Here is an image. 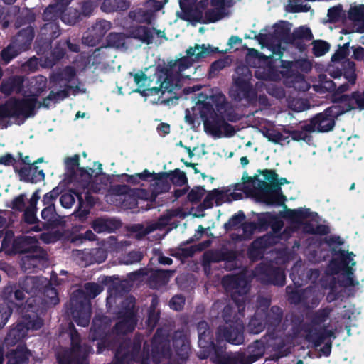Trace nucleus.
I'll return each instance as SVG.
<instances>
[{
    "mask_svg": "<svg viewBox=\"0 0 364 364\" xmlns=\"http://www.w3.org/2000/svg\"><path fill=\"white\" fill-rule=\"evenodd\" d=\"M264 136L275 144H282V141L287 140V143L289 142L288 140L289 136H284L280 132L275 129H268L264 133Z\"/></svg>",
    "mask_w": 364,
    "mask_h": 364,
    "instance_id": "60",
    "label": "nucleus"
},
{
    "mask_svg": "<svg viewBox=\"0 0 364 364\" xmlns=\"http://www.w3.org/2000/svg\"><path fill=\"white\" fill-rule=\"evenodd\" d=\"M204 131L216 138H220L223 135L226 137L233 136L237 130L235 127L225 121L224 116L218 112L203 122Z\"/></svg>",
    "mask_w": 364,
    "mask_h": 364,
    "instance_id": "17",
    "label": "nucleus"
},
{
    "mask_svg": "<svg viewBox=\"0 0 364 364\" xmlns=\"http://www.w3.org/2000/svg\"><path fill=\"white\" fill-rule=\"evenodd\" d=\"M68 334L70 339V347L65 348L56 354L58 364H89L88 356L92 347L82 343L81 336L73 323L68 324Z\"/></svg>",
    "mask_w": 364,
    "mask_h": 364,
    "instance_id": "6",
    "label": "nucleus"
},
{
    "mask_svg": "<svg viewBox=\"0 0 364 364\" xmlns=\"http://www.w3.org/2000/svg\"><path fill=\"white\" fill-rule=\"evenodd\" d=\"M160 318V313L156 311V306L154 300H152L151 304L148 310L147 318L145 321L147 328L149 331H153L156 326Z\"/></svg>",
    "mask_w": 364,
    "mask_h": 364,
    "instance_id": "56",
    "label": "nucleus"
},
{
    "mask_svg": "<svg viewBox=\"0 0 364 364\" xmlns=\"http://www.w3.org/2000/svg\"><path fill=\"white\" fill-rule=\"evenodd\" d=\"M169 179L173 185L177 186H183L188 183V178L185 172L179 168L170 171Z\"/></svg>",
    "mask_w": 364,
    "mask_h": 364,
    "instance_id": "57",
    "label": "nucleus"
},
{
    "mask_svg": "<svg viewBox=\"0 0 364 364\" xmlns=\"http://www.w3.org/2000/svg\"><path fill=\"white\" fill-rule=\"evenodd\" d=\"M230 65V60L228 56L224 57L223 58H220L214 62H213L208 70V75L210 77H216L219 72L224 69L225 68L229 66Z\"/></svg>",
    "mask_w": 364,
    "mask_h": 364,
    "instance_id": "54",
    "label": "nucleus"
},
{
    "mask_svg": "<svg viewBox=\"0 0 364 364\" xmlns=\"http://www.w3.org/2000/svg\"><path fill=\"white\" fill-rule=\"evenodd\" d=\"M34 36L33 28L28 26L20 30L11 41L21 52L26 51L31 48Z\"/></svg>",
    "mask_w": 364,
    "mask_h": 364,
    "instance_id": "27",
    "label": "nucleus"
},
{
    "mask_svg": "<svg viewBox=\"0 0 364 364\" xmlns=\"http://www.w3.org/2000/svg\"><path fill=\"white\" fill-rule=\"evenodd\" d=\"M46 256V253L40 247L33 249L21 259V267L25 271L35 272L40 269Z\"/></svg>",
    "mask_w": 364,
    "mask_h": 364,
    "instance_id": "25",
    "label": "nucleus"
},
{
    "mask_svg": "<svg viewBox=\"0 0 364 364\" xmlns=\"http://www.w3.org/2000/svg\"><path fill=\"white\" fill-rule=\"evenodd\" d=\"M18 286L28 294H35L40 289L41 279L38 277L27 276L19 281Z\"/></svg>",
    "mask_w": 364,
    "mask_h": 364,
    "instance_id": "44",
    "label": "nucleus"
},
{
    "mask_svg": "<svg viewBox=\"0 0 364 364\" xmlns=\"http://www.w3.org/2000/svg\"><path fill=\"white\" fill-rule=\"evenodd\" d=\"M41 313L42 310L36 303V298L27 299L21 311L22 321L8 331L5 338L6 343L15 345L26 337L28 330L40 329L43 325Z\"/></svg>",
    "mask_w": 364,
    "mask_h": 364,
    "instance_id": "3",
    "label": "nucleus"
},
{
    "mask_svg": "<svg viewBox=\"0 0 364 364\" xmlns=\"http://www.w3.org/2000/svg\"><path fill=\"white\" fill-rule=\"evenodd\" d=\"M103 291V287L95 282H87L83 289L78 290L70 297L72 317L77 326L86 327L91 317L90 299H95Z\"/></svg>",
    "mask_w": 364,
    "mask_h": 364,
    "instance_id": "4",
    "label": "nucleus"
},
{
    "mask_svg": "<svg viewBox=\"0 0 364 364\" xmlns=\"http://www.w3.org/2000/svg\"><path fill=\"white\" fill-rule=\"evenodd\" d=\"M338 284L345 288L359 285V282L354 279V269L348 268L347 271L342 272L338 277Z\"/></svg>",
    "mask_w": 364,
    "mask_h": 364,
    "instance_id": "48",
    "label": "nucleus"
},
{
    "mask_svg": "<svg viewBox=\"0 0 364 364\" xmlns=\"http://www.w3.org/2000/svg\"><path fill=\"white\" fill-rule=\"evenodd\" d=\"M129 75L133 76L134 81L138 86V88L135 90V92L143 95L146 91L148 92V89L146 88L149 85V77L142 70H139L136 73L133 74L129 73Z\"/></svg>",
    "mask_w": 364,
    "mask_h": 364,
    "instance_id": "49",
    "label": "nucleus"
},
{
    "mask_svg": "<svg viewBox=\"0 0 364 364\" xmlns=\"http://www.w3.org/2000/svg\"><path fill=\"white\" fill-rule=\"evenodd\" d=\"M21 52L11 43L4 48L1 52V62L2 64L6 65L9 63L14 58L18 56Z\"/></svg>",
    "mask_w": 364,
    "mask_h": 364,
    "instance_id": "51",
    "label": "nucleus"
},
{
    "mask_svg": "<svg viewBox=\"0 0 364 364\" xmlns=\"http://www.w3.org/2000/svg\"><path fill=\"white\" fill-rule=\"evenodd\" d=\"M342 72L344 77L348 81V82L351 85H354L356 82L357 75L355 73V63L350 60L349 59H346L342 63Z\"/></svg>",
    "mask_w": 364,
    "mask_h": 364,
    "instance_id": "47",
    "label": "nucleus"
},
{
    "mask_svg": "<svg viewBox=\"0 0 364 364\" xmlns=\"http://www.w3.org/2000/svg\"><path fill=\"white\" fill-rule=\"evenodd\" d=\"M312 44V53L316 57L324 55L330 49V44L323 40H315Z\"/></svg>",
    "mask_w": 364,
    "mask_h": 364,
    "instance_id": "59",
    "label": "nucleus"
},
{
    "mask_svg": "<svg viewBox=\"0 0 364 364\" xmlns=\"http://www.w3.org/2000/svg\"><path fill=\"white\" fill-rule=\"evenodd\" d=\"M210 4L213 8L205 11L203 23H215L228 16L226 6H230V4L226 0H210Z\"/></svg>",
    "mask_w": 364,
    "mask_h": 364,
    "instance_id": "21",
    "label": "nucleus"
},
{
    "mask_svg": "<svg viewBox=\"0 0 364 364\" xmlns=\"http://www.w3.org/2000/svg\"><path fill=\"white\" fill-rule=\"evenodd\" d=\"M37 240L31 236H18L13 240L11 252L14 254L29 253L38 247Z\"/></svg>",
    "mask_w": 364,
    "mask_h": 364,
    "instance_id": "29",
    "label": "nucleus"
},
{
    "mask_svg": "<svg viewBox=\"0 0 364 364\" xmlns=\"http://www.w3.org/2000/svg\"><path fill=\"white\" fill-rule=\"evenodd\" d=\"M136 309V299L133 296H127L122 302L119 316L137 320Z\"/></svg>",
    "mask_w": 364,
    "mask_h": 364,
    "instance_id": "42",
    "label": "nucleus"
},
{
    "mask_svg": "<svg viewBox=\"0 0 364 364\" xmlns=\"http://www.w3.org/2000/svg\"><path fill=\"white\" fill-rule=\"evenodd\" d=\"M59 215L57 214L55 206H46L41 211V218L45 220L42 223V228L38 225L35 226L33 230L36 232L41 231L43 229L55 228L58 226L60 220Z\"/></svg>",
    "mask_w": 364,
    "mask_h": 364,
    "instance_id": "33",
    "label": "nucleus"
},
{
    "mask_svg": "<svg viewBox=\"0 0 364 364\" xmlns=\"http://www.w3.org/2000/svg\"><path fill=\"white\" fill-rule=\"evenodd\" d=\"M332 311L333 308L327 306L306 314L310 323L303 324L302 330L306 333V340L311 342L316 348L323 343L328 338H336L334 331L328 329L327 326L324 325L320 328H316L323 324L329 318Z\"/></svg>",
    "mask_w": 364,
    "mask_h": 364,
    "instance_id": "5",
    "label": "nucleus"
},
{
    "mask_svg": "<svg viewBox=\"0 0 364 364\" xmlns=\"http://www.w3.org/2000/svg\"><path fill=\"white\" fill-rule=\"evenodd\" d=\"M284 132L288 134L292 139L293 141H309L311 139V136L309 134L310 131L306 130L305 124L301 126V129H284Z\"/></svg>",
    "mask_w": 364,
    "mask_h": 364,
    "instance_id": "53",
    "label": "nucleus"
},
{
    "mask_svg": "<svg viewBox=\"0 0 364 364\" xmlns=\"http://www.w3.org/2000/svg\"><path fill=\"white\" fill-rule=\"evenodd\" d=\"M171 355L169 333L162 328H157L151 340V355L153 361L160 363L161 358H170Z\"/></svg>",
    "mask_w": 364,
    "mask_h": 364,
    "instance_id": "14",
    "label": "nucleus"
},
{
    "mask_svg": "<svg viewBox=\"0 0 364 364\" xmlns=\"http://www.w3.org/2000/svg\"><path fill=\"white\" fill-rule=\"evenodd\" d=\"M60 3L49 5L43 14V19L47 21L42 30L50 31V38L54 39L60 35L58 18L63 13L65 7L70 4V0H60Z\"/></svg>",
    "mask_w": 364,
    "mask_h": 364,
    "instance_id": "13",
    "label": "nucleus"
},
{
    "mask_svg": "<svg viewBox=\"0 0 364 364\" xmlns=\"http://www.w3.org/2000/svg\"><path fill=\"white\" fill-rule=\"evenodd\" d=\"M126 36L122 33H110L106 38V45L93 50L87 58L88 63L92 66L100 64L102 60L103 50L107 48H121L125 46Z\"/></svg>",
    "mask_w": 364,
    "mask_h": 364,
    "instance_id": "18",
    "label": "nucleus"
},
{
    "mask_svg": "<svg viewBox=\"0 0 364 364\" xmlns=\"http://www.w3.org/2000/svg\"><path fill=\"white\" fill-rule=\"evenodd\" d=\"M172 346L176 355L181 360H186L191 351L190 341L183 331H176L172 337Z\"/></svg>",
    "mask_w": 364,
    "mask_h": 364,
    "instance_id": "22",
    "label": "nucleus"
},
{
    "mask_svg": "<svg viewBox=\"0 0 364 364\" xmlns=\"http://www.w3.org/2000/svg\"><path fill=\"white\" fill-rule=\"evenodd\" d=\"M335 126V120L331 118L324 110L315 114L308 124H305L306 130L310 132H328L331 131Z\"/></svg>",
    "mask_w": 364,
    "mask_h": 364,
    "instance_id": "20",
    "label": "nucleus"
},
{
    "mask_svg": "<svg viewBox=\"0 0 364 364\" xmlns=\"http://www.w3.org/2000/svg\"><path fill=\"white\" fill-rule=\"evenodd\" d=\"M260 200L267 205L271 206H282L287 208L285 201L287 197L282 193V191H279L275 188H269L266 186H263L260 188Z\"/></svg>",
    "mask_w": 364,
    "mask_h": 364,
    "instance_id": "23",
    "label": "nucleus"
},
{
    "mask_svg": "<svg viewBox=\"0 0 364 364\" xmlns=\"http://www.w3.org/2000/svg\"><path fill=\"white\" fill-rule=\"evenodd\" d=\"M238 76L234 78L235 90L232 97L237 102L245 100L249 105H255L257 99V91L252 82V73L245 66L237 68Z\"/></svg>",
    "mask_w": 364,
    "mask_h": 364,
    "instance_id": "10",
    "label": "nucleus"
},
{
    "mask_svg": "<svg viewBox=\"0 0 364 364\" xmlns=\"http://www.w3.org/2000/svg\"><path fill=\"white\" fill-rule=\"evenodd\" d=\"M22 289H18L16 285H9L3 289V296L5 300L11 302L13 307H16L20 312L22 311L21 306L23 304L25 294Z\"/></svg>",
    "mask_w": 364,
    "mask_h": 364,
    "instance_id": "28",
    "label": "nucleus"
},
{
    "mask_svg": "<svg viewBox=\"0 0 364 364\" xmlns=\"http://www.w3.org/2000/svg\"><path fill=\"white\" fill-rule=\"evenodd\" d=\"M127 37L139 40L146 45L151 44L154 39L152 29L146 26H131Z\"/></svg>",
    "mask_w": 364,
    "mask_h": 364,
    "instance_id": "36",
    "label": "nucleus"
},
{
    "mask_svg": "<svg viewBox=\"0 0 364 364\" xmlns=\"http://www.w3.org/2000/svg\"><path fill=\"white\" fill-rule=\"evenodd\" d=\"M43 294L46 297V301L50 304L56 305L60 301L57 290L50 284L45 287Z\"/></svg>",
    "mask_w": 364,
    "mask_h": 364,
    "instance_id": "64",
    "label": "nucleus"
},
{
    "mask_svg": "<svg viewBox=\"0 0 364 364\" xmlns=\"http://www.w3.org/2000/svg\"><path fill=\"white\" fill-rule=\"evenodd\" d=\"M129 7L127 0H103L100 9L105 13L125 11Z\"/></svg>",
    "mask_w": 364,
    "mask_h": 364,
    "instance_id": "43",
    "label": "nucleus"
},
{
    "mask_svg": "<svg viewBox=\"0 0 364 364\" xmlns=\"http://www.w3.org/2000/svg\"><path fill=\"white\" fill-rule=\"evenodd\" d=\"M142 342L143 336L140 333H136L132 340L124 339L115 350L113 364H149L141 355Z\"/></svg>",
    "mask_w": 364,
    "mask_h": 364,
    "instance_id": "9",
    "label": "nucleus"
},
{
    "mask_svg": "<svg viewBox=\"0 0 364 364\" xmlns=\"http://www.w3.org/2000/svg\"><path fill=\"white\" fill-rule=\"evenodd\" d=\"M112 319L105 315H95L92 319L90 337L93 341H99L97 352H102L109 347V340L112 333Z\"/></svg>",
    "mask_w": 364,
    "mask_h": 364,
    "instance_id": "12",
    "label": "nucleus"
},
{
    "mask_svg": "<svg viewBox=\"0 0 364 364\" xmlns=\"http://www.w3.org/2000/svg\"><path fill=\"white\" fill-rule=\"evenodd\" d=\"M119 321L112 328V333L117 335H125L132 332L137 323V320L119 316Z\"/></svg>",
    "mask_w": 364,
    "mask_h": 364,
    "instance_id": "41",
    "label": "nucleus"
},
{
    "mask_svg": "<svg viewBox=\"0 0 364 364\" xmlns=\"http://www.w3.org/2000/svg\"><path fill=\"white\" fill-rule=\"evenodd\" d=\"M76 76V72L73 67L66 66L63 70L53 73L50 77V82L55 85L63 87V85H70V83Z\"/></svg>",
    "mask_w": 364,
    "mask_h": 364,
    "instance_id": "30",
    "label": "nucleus"
},
{
    "mask_svg": "<svg viewBox=\"0 0 364 364\" xmlns=\"http://www.w3.org/2000/svg\"><path fill=\"white\" fill-rule=\"evenodd\" d=\"M264 309H257L250 319L247 328L250 333L258 334L267 329V323L264 318Z\"/></svg>",
    "mask_w": 364,
    "mask_h": 364,
    "instance_id": "39",
    "label": "nucleus"
},
{
    "mask_svg": "<svg viewBox=\"0 0 364 364\" xmlns=\"http://www.w3.org/2000/svg\"><path fill=\"white\" fill-rule=\"evenodd\" d=\"M14 171L18 175L21 181L26 183H37L45 178L43 170H39L34 164L31 166H23L20 169L14 167Z\"/></svg>",
    "mask_w": 364,
    "mask_h": 364,
    "instance_id": "26",
    "label": "nucleus"
},
{
    "mask_svg": "<svg viewBox=\"0 0 364 364\" xmlns=\"http://www.w3.org/2000/svg\"><path fill=\"white\" fill-rule=\"evenodd\" d=\"M281 215L287 220L291 224L301 225L303 220L310 216V209L299 208L297 209H290L287 207L284 208Z\"/></svg>",
    "mask_w": 364,
    "mask_h": 364,
    "instance_id": "37",
    "label": "nucleus"
},
{
    "mask_svg": "<svg viewBox=\"0 0 364 364\" xmlns=\"http://www.w3.org/2000/svg\"><path fill=\"white\" fill-rule=\"evenodd\" d=\"M6 364H27L28 358L23 349L11 350L6 354Z\"/></svg>",
    "mask_w": 364,
    "mask_h": 364,
    "instance_id": "50",
    "label": "nucleus"
},
{
    "mask_svg": "<svg viewBox=\"0 0 364 364\" xmlns=\"http://www.w3.org/2000/svg\"><path fill=\"white\" fill-rule=\"evenodd\" d=\"M153 175L151 176V181H156V184L159 186V184H161L164 190V192L168 191L171 186L169 183L168 182L167 179L169 178L170 176V171L169 172H159V173H152Z\"/></svg>",
    "mask_w": 364,
    "mask_h": 364,
    "instance_id": "61",
    "label": "nucleus"
},
{
    "mask_svg": "<svg viewBox=\"0 0 364 364\" xmlns=\"http://www.w3.org/2000/svg\"><path fill=\"white\" fill-rule=\"evenodd\" d=\"M152 17L153 12L151 11L141 8L129 12V18L140 23H151Z\"/></svg>",
    "mask_w": 364,
    "mask_h": 364,
    "instance_id": "46",
    "label": "nucleus"
},
{
    "mask_svg": "<svg viewBox=\"0 0 364 364\" xmlns=\"http://www.w3.org/2000/svg\"><path fill=\"white\" fill-rule=\"evenodd\" d=\"M291 278L295 286L293 287L291 285H289L286 287V294L287 295L288 301L291 304H294L304 303L306 299L305 291L304 290L299 289V288L303 285V282H299V278L297 279L293 273L291 274Z\"/></svg>",
    "mask_w": 364,
    "mask_h": 364,
    "instance_id": "31",
    "label": "nucleus"
},
{
    "mask_svg": "<svg viewBox=\"0 0 364 364\" xmlns=\"http://www.w3.org/2000/svg\"><path fill=\"white\" fill-rule=\"evenodd\" d=\"M222 283L226 290L230 292L231 299L237 307V311L230 305L223 308L221 317L225 325H220L216 329V341L224 347L225 354H230V352L226 351L225 341L235 346L241 345L245 341L243 318L247 294L250 286L247 279L240 275L225 276Z\"/></svg>",
    "mask_w": 364,
    "mask_h": 364,
    "instance_id": "1",
    "label": "nucleus"
},
{
    "mask_svg": "<svg viewBox=\"0 0 364 364\" xmlns=\"http://www.w3.org/2000/svg\"><path fill=\"white\" fill-rule=\"evenodd\" d=\"M272 341L263 336L259 340L248 345L244 351L225 354L223 364H252L264 356L265 350L272 346Z\"/></svg>",
    "mask_w": 364,
    "mask_h": 364,
    "instance_id": "8",
    "label": "nucleus"
},
{
    "mask_svg": "<svg viewBox=\"0 0 364 364\" xmlns=\"http://www.w3.org/2000/svg\"><path fill=\"white\" fill-rule=\"evenodd\" d=\"M111 28V23L106 20H99L92 26L90 32L97 37L98 39L102 38Z\"/></svg>",
    "mask_w": 364,
    "mask_h": 364,
    "instance_id": "55",
    "label": "nucleus"
},
{
    "mask_svg": "<svg viewBox=\"0 0 364 364\" xmlns=\"http://www.w3.org/2000/svg\"><path fill=\"white\" fill-rule=\"evenodd\" d=\"M119 225L120 223L117 220L102 218H97L92 223V228L97 233L112 232Z\"/></svg>",
    "mask_w": 364,
    "mask_h": 364,
    "instance_id": "40",
    "label": "nucleus"
},
{
    "mask_svg": "<svg viewBox=\"0 0 364 364\" xmlns=\"http://www.w3.org/2000/svg\"><path fill=\"white\" fill-rule=\"evenodd\" d=\"M215 106L216 111L224 116L226 122H236L240 119L238 114L229 107L224 95L218 98V101L215 102Z\"/></svg>",
    "mask_w": 364,
    "mask_h": 364,
    "instance_id": "38",
    "label": "nucleus"
},
{
    "mask_svg": "<svg viewBox=\"0 0 364 364\" xmlns=\"http://www.w3.org/2000/svg\"><path fill=\"white\" fill-rule=\"evenodd\" d=\"M348 17L353 21H364V4L351 6L348 11Z\"/></svg>",
    "mask_w": 364,
    "mask_h": 364,
    "instance_id": "62",
    "label": "nucleus"
},
{
    "mask_svg": "<svg viewBox=\"0 0 364 364\" xmlns=\"http://www.w3.org/2000/svg\"><path fill=\"white\" fill-rule=\"evenodd\" d=\"M256 274L263 284L283 287L286 283L284 271L279 267L261 263L255 267Z\"/></svg>",
    "mask_w": 364,
    "mask_h": 364,
    "instance_id": "16",
    "label": "nucleus"
},
{
    "mask_svg": "<svg viewBox=\"0 0 364 364\" xmlns=\"http://www.w3.org/2000/svg\"><path fill=\"white\" fill-rule=\"evenodd\" d=\"M198 346L200 348L199 358L200 359L209 358L214 364H223L225 353L224 347L220 346L214 340L213 333L209 324L205 321H200L196 325Z\"/></svg>",
    "mask_w": 364,
    "mask_h": 364,
    "instance_id": "7",
    "label": "nucleus"
},
{
    "mask_svg": "<svg viewBox=\"0 0 364 364\" xmlns=\"http://www.w3.org/2000/svg\"><path fill=\"white\" fill-rule=\"evenodd\" d=\"M47 78L43 75L36 76L29 81L26 92L28 97L23 95V97H11L0 105V121L6 118L24 119L36 115V105L39 97L47 88Z\"/></svg>",
    "mask_w": 364,
    "mask_h": 364,
    "instance_id": "2",
    "label": "nucleus"
},
{
    "mask_svg": "<svg viewBox=\"0 0 364 364\" xmlns=\"http://www.w3.org/2000/svg\"><path fill=\"white\" fill-rule=\"evenodd\" d=\"M225 50H220L218 47H212L210 44H195L194 47H189L186 50V56L176 60H171L168 67L173 70L178 66L179 72L184 71L193 65L195 62H200L212 53H225Z\"/></svg>",
    "mask_w": 364,
    "mask_h": 364,
    "instance_id": "11",
    "label": "nucleus"
},
{
    "mask_svg": "<svg viewBox=\"0 0 364 364\" xmlns=\"http://www.w3.org/2000/svg\"><path fill=\"white\" fill-rule=\"evenodd\" d=\"M161 76L159 78V81L161 82L160 86L148 89V93H146V95H158L160 92L162 94H164L165 92L173 93L178 87L179 80L172 73L167 70L163 80H161Z\"/></svg>",
    "mask_w": 364,
    "mask_h": 364,
    "instance_id": "24",
    "label": "nucleus"
},
{
    "mask_svg": "<svg viewBox=\"0 0 364 364\" xmlns=\"http://www.w3.org/2000/svg\"><path fill=\"white\" fill-rule=\"evenodd\" d=\"M23 82L24 79L22 76H13L1 82L0 91L6 95H10L14 92L21 94L23 90Z\"/></svg>",
    "mask_w": 364,
    "mask_h": 364,
    "instance_id": "35",
    "label": "nucleus"
},
{
    "mask_svg": "<svg viewBox=\"0 0 364 364\" xmlns=\"http://www.w3.org/2000/svg\"><path fill=\"white\" fill-rule=\"evenodd\" d=\"M319 86L325 92H335L336 90V84L333 82L332 78L328 77L325 74L318 75Z\"/></svg>",
    "mask_w": 364,
    "mask_h": 364,
    "instance_id": "63",
    "label": "nucleus"
},
{
    "mask_svg": "<svg viewBox=\"0 0 364 364\" xmlns=\"http://www.w3.org/2000/svg\"><path fill=\"white\" fill-rule=\"evenodd\" d=\"M289 23L287 21H282L281 24L275 25L274 35L280 41L287 44L291 43V33L289 26Z\"/></svg>",
    "mask_w": 364,
    "mask_h": 364,
    "instance_id": "45",
    "label": "nucleus"
},
{
    "mask_svg": "<svg viewBox=\"0 0 364 364\" xmlns=\"http://www.w3.org/2000/svg\"><path fill=\"white\" fill-rule=\"evenodd\" d=\"M332 259L326 268V274L329 275H336L341 272L348 270V268H353L356 262L354 261L353 256L354 254L351 252L346 251L341 248H331Z\"/></svg>",
    "mask_w": 364,
    "mask_h": 364,
    "instance_id": "15",
    "label": "nucleus"
},
{
    "mask_svg": "<svg viewBox=\"0 0 364 364\" xmlns=\"http://www.w3.org/2000/svg\"><path fill=\"white\" fill-rule=\"evenodd\" d=\"M264 314L267 323V333L264 336L274 341L277 338L276 330L283 319V310L278 306H272L267 311L264 309Z\"/></svg>",
    "mask_w": 364,
    "mask_h": 364,
    "instance_id": "19",
    "label": "nucleus"
},
{
    "mask_svg": "<svg viewBox=\"0 0 364 364\" xmlns=\"http://www.w3.org/2000/svg\"><path fill=\"white\" fill-rule=\"evenodd\" d=\"M173 273V272L171 270H153L148 277L147 283L150 288L158 289L168 284Z\"/></svg>",
    "mask_w": 364,
    "mask_h": 364,
    "instance_id": "34",
    "label": "nucleus"
},
{
    "mask_svg": "<svg viewBox=\"0 0 364 364\" xmlns=\"http://www.w3.org/2000/svg\"><path fill=\"white\" fill-rule=\"evenodd\" d=\"M311 29L308 27L300 26L295 28L291 33V45L296 48L300 52H304L306 46L304 41H311L313 38Z\"/></svg>",
    "mask_w": 364,
    "mask_h": 364,
    "instance_id": "32",
    "label": "nucleus"
},
{
    "mask_svg": "<svg viewBox=\"0 0 364 364\" xmlns=\"http://www.w3.org/2000/svg\"><path fill=\"white\" fill-rule=\"evenodd\" d=\"M223 250L207 251L203 255V265L223 262Z\"/></svg>",
    "mask_w": 364,
    "mask_h": 364,
    "instance_id": "58",
    "label": "nucleus"
},
{
    "mask_svg": "<svg viewBox=\"0 0 364 364\" xmlns=\"http://www.w3.org/2000/svg\"><path fill=\"white\" fill-rule=\"evenodd\" d=\"M85 259L89 258V264H100L106 260L107 254L102 248H93L85 254Z\"/></svg>",
    "mask_w": 364,
    "mask_h": 364,
    "instance_id": "52",
    "label": "nucleus"
}]
</instances>
